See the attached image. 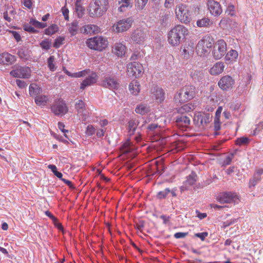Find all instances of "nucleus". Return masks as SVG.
Here are the masks:
<instances>
[{
	"instance_id": "1",
	"label": "nucleus",
	"mask_w": 263,
	"mask_h": 263,
	"mask_svg": "<svg viewBox=\"0 0 263 263\" xmlns=\"http://www.w3.org/2000/svg\"><path fill=\"white\" fill-rule=\"evenodd\" d=\"M187 33V29L183 25L175 26L168 33V43L172 46H177L181 43Z\"/></svg>"
},
{
	"instance_id": "2",
	"label": "nucleus",
	"mask_w": 263,
	"mask_h": 263,
	"mask_svg": "<svg viewBox=\"0 0 263 263\" xmlns=\"http://www.w3.org/2000/svg\"><path fill=\"white\" fill-rule=\"evenodd\" d=\"M195 87L191 85L183 87L174 96L176 103H182L193 99L195 96Z\"/></svg>"
},
{
	"instance_id": "3",
	"label": "nucleus",
	"mask_w": 263,
	"mask_h": 263,
	"mask_svg": "<svg viewBox=\"0 0 263 263\" xmlns=\"http://www.w3.org/2000/svg\"><path fill=\"white\" fill-rule=\"evenodd\" d=\"M214 45V41L209 36L200 40L196 46V52L198 55L203 57L208 55Z\"/></svg>"
},
{
	"instance_id": "4",
	"label": "nucleus",
	"mask_w": 263,
	"mask_h": 263,
	"mask_svg": "<svg viewBox=\"0 0 263 263\" xmlns=\"http://www.w3.org/2000/svg\"><path fill=\"white\" fill-rule=\"evenodd\" d=\"M175 14L177 18L181 23L187 24L192 20L191 12L188 7L183 4H179L176 6Z\"/></svg>"
},
{
	"instance_id": "5",
	"label": "nucleus",
	"mask_w": 263,
	"mask_h": 263,
	"mask_svg": "<svg viewBox=\"0 0 263 263\" xmlns=\"http://www.w3.org/2000/svg\"><path fill=\"white\" fill-rule=\"evenodd\" d=\"M86 44L91 49L101 51L107 46V41L102 36H95L88 39Z\"/></svg>"
},
{
	"instance_id": "6",
	"label": "nucleus",
	"mask_w": 263,
	"mask_h": 263,
	"mask_svg": "<svg viewBox=\"0 0 263 263\" xmlns=\"http://www.w3.org/2000/svg\"><path fill=\"white\" fill-rule=\"evenodd\" d=\"M50 108L51 112L58 117L64 116L68 111V108L65 102L61 99L55 100Z\"/></svg>"
},
{
	"instance_id": "7",
	"label": "nucleus",
	"mask_w": 263,
	"mask_h": 263,
	"mask_svg": "<svg viewBox=\"0 0 263 263\" xmlns=\"http://www.w3.org/2000/svg\"><path fill=\"white\" fill-rule=\"evenodd\" d=\"M227 50V45L223 40L217 41L213 46L212 54L216 60L220 59L226 54Z\"/></svg>"
},
{
	"instance_id": "8",
	"label": "nucleus",
	"mask_w": 263,
	"mask_h": 263,
	"mask_svg": "<svg viewBox=\"0 0 263 263\" xmlns=\"http://www.w3.org/2000/svg\"><path fill=\"white\" fill-rule=\"evenodd\" d=\"M133 22L131 17L120 20L113 25L114 30L117 33L126 31L131 27Z\"/></svg>"
},
{
	"instance_id": "9",
	"label": "nucleus",
	"mask_w": 263,
	"mask_h": 263,
	"mask_svg": "<svg viewBox=\"0 0 263 263\" xmlns=\"http://www.w3.org/2000/svg\"><path fill=\"white\" fill-rule=\"evenodd\" d=\"M143 66L142 64L134 62L127 65V73L129 76L139 77L143 72Z\"/></svg>"
},
{
	"instance_id": "10",
	"label": "nucleus",
	"mask_w": 263,
	"mask_h": 263,
	"mask_svg": "<svg viewBox=\"0 0 263 263\" xmlns=\"http://www.w3.org/2000/svg\"><path fill=\"white\" fill-rule=\"evenodd\" d=\"M234 84V79L228 75L222 77L218 83L219 87L224 91H228L232 89Z\"/></svg>"
},
{
	"instance_id": "11",
	"label": "nucleus",
	"mask_w": 263,
	"mask_h": 263,
	"mask_svg": "<svg viewBox=\"0 0 263 263\" xmlns=\"http://www.w3.org/2000/svg\"><path fill=\"white\" fill-rule=\"evenodd\" d=\"M101 85L110 89H117L119 86V83L117 78L113 76H107L101 82Z\"/></svg>"
},
{
	"instance_id": "12",
	"label": "nucleus",
	"mask_w": 263,
	"mask_h": 263,
	"mask_svg": "<svg viewBox=\"0 0 263 263\" xmlns=\"http://www.w3.org/2000/svg\"><path fill=\"white\" fill-rule=\"evenodd\" d=\"M31 70L28 67L19 66L10 72V74L15 78H28L30 76Z\"/></svg>"
},
{
	"instance_id": "13",
	"label": "nucleus",
	"mask_w": 263,
	"mask_h": 263,
	"mask_svg": "<svg viewBox=\"0 0 263 263\" xmlns=\"http://www.w3.org/2000/svg\"><path fill=\"white\" fill-rule=\"evenodd\" d=\"M212 116L209 114L198 113L195 115L194 122L198 126H206L211 121Z\"/></svg>"
},
{
	"instance_id": "14",
	"label": "nucleus",
	"mask_w": 263,
	"mask_h": 263,
	"mask_svg": "<svg viewBox=\"0 0 263 263\" xmlns=\"http://www.w3.org/2000/svg\"><path fill=\"white\" fill-rule=\"evenodd\" d=\"M191 117L190 115H176L175 122L178 126L185 128L190 124Z\"/></svg>"
},
{
	"instance_id": "15",
	"label": "nucleus",
	"mask_w": 263,
	"mask_h": 263,
	"mask_svg": "<svg viewBox=\"0 0 263 263\" xmlns=\"http://www.w3.org/2000/svg\"><path fill=\"white\" fill-rule=\"evenodd\" d=\"M207 6L211 14L214 16L219 15L222 13V8L220 4L214 0H209Z\"/></svg>"
},
{
	"instance_id": "16",
	"label": "nucleus",
	"mask_w": 263,
	"mask_h": 263,
	"mask_svg": "<svg viewBox=\"0 0 263 263\" xmlns=\"http://www.w3.org/2000/svg\"><path fill=\"white\" fill-rule=\"evenodd\" d=\"M146 37V32L140 29L134 30L131 36L132 40L137 44L143 43Z\"/></svg>"
},
{
	"instance_id": "17",
	"label": "nucleus",
	"mask_w": 263,
	"mask_h": 263,
	"mask_svg": "<svg viewBox=\"0 0 263 263\" xmlns=\"http://www.w3.org/2000/svg\"><path fill=\"white\" fill-rule=\"evenodd\" d=\"M151 97L157 102L161 103L164 99V93L162 88L154 86L151 89Z\"/></svg>"
},
{
	"instance_id": "18",
	"label": "nucleus",
	"mask_w": 263,
	"mask_h": 263,
	"mask_svg": "<svg viewBox=\"0 0 263 263\" xmlns=\"http://www.w3.org/2000/svg\"><path fill=\"white\" fill-rule=\"evenodd\" d=\"M90 72V71L87 74L88 76L81 83L80 85V88L81 89H84L86 87L91 86L97 82L98 76L96 73L91 72V73L89 74Z\"/></svg>"
},
{
	"instance_id": "19",
	"label": "nucleus",
	"mask_w": 263,
	"mask_h": 263,
	"mask_svg": "<svg viewBox=\"0 0 263 263\" xmlns=\"http://www.w3.org/2000/svg\"><path fill=\"white\" fill-rule=\"evenodd\" d=\"M238 197L235 193L231 192L223 193L218 198V201L221 203H230L237 199Z\"/></svg>"
},
{
	"instance_id": "20",
	"label": "nucleus",
	"mask_w": 263,
	"mask_h": 263,
	"mask_svg": "<svg viewBox=\"0 0 263 263\" xmlns=\"http://www.w3.org/2000/svg\"><path fill=\"white\" fill-rule=\"evenodd\" d=\"M126 50L125 45L121 43H116L112 47V52L118 57H123Z\"/></svg>"
},
{
	"instance_id": "21",
	"label": "nucleus",
	"mask_w": 263,
	"mask_h": 263,
	"mask_svg": "<svg viewBox=\"0 0 263 263\" xmlns=\"http://www.w3.org/2000/svg\"><path fill=\"white\" fill-rule=\"evenodd\" d=\"M89 7V14L91 17H100L104 14V12L94 3H90Z\"/></svg>"
},
{
	"instance_id": "22",
	"label": "nucleus",
	"mask_w": 263,
	"mask_h": 263,
	"mask_svg": "<svg viewBox=\"0 0 263 263\" xmlns=\"http://www.w3.org/2000/svg\"><path fill=\"white\" fill-rule=\"evenodd\" d=\"M263 174V168H258L256 170L253 178L249 181V186H254L261 178V175Z\"/></svg>"
},
{
	"instance_id": "23",
	"label": "nucleus",
	"mask_w": 263,
	"mask_h": 263,
	"mask_svg": "<svg viewBox=\"0 0 263 263\" xmlns=\"http://www.w3.org/2000/svg\"><path fill=\"white\" fill-rule=\"evenodd\" d=\"M224 64L221 62H218L210 69V73L212 75H218L222 73L224 69Z\"/></svg>"
},
{
	"instance_id": "24",
	"label": "nucleus",
	"mask_w": 263,
	"mask_h": 263,
	"mask_svg": "<svg viewBox=\"0 0 263 263\" xmlns=\"http://www.w3.org/2000/svg\"><path fill=\"white\" fill-rule=\"evenodd\" d=\"M83 32L87 34H96L100 31V28L97 25L88 24L83 27Z\"/></svg>"
},
{
	"instance_id": "25",
	"label": "nucleus",
	"mask_w": 263,
	"mask_h": 263,
	"mask_svg": "<svg viewBox=\"0 0 263 263\" xmlns=\"http://www.w3.org/2000/svg\"><path fill=\"white\" fill-rule=\"evenodd\" d=\"M139 124V121L138 119H131L128 122V130L130 135L135 133L137 126Z\"/></svg>"
},
{
	"instance_id": "26",
	"label": "nucleus",
	"mask_w": 263,
	"mask_h": 263,
	"mask_svg": "<svg viewBox=\"0 0 263 263\" xmlns=\"http://www.w3.org/2000/svg\"><path fill=\"white\" fill-rule=\"evenodd\" d=\"M194 106L191 104H186L183 105L181 107L177 109V112L176 115H188L187 112L193 110Z\"/></svg>"
},
{
	"instance_id": "27",
	"label": "nucleus",
	"mask_w": 263,
	"mask_h": 263,
	"mask_svg": "<svg viewBox=\"0 0 263 263\" xmlns=\"http://www.w3.org/2000/svg\"><path fill=\"white\" fill-rule=\"evenodd\" d=\"M63 71L64 73H65L67 75L73 78H80L86 76L90 72V70L88 69H85L84 70L78 72L72 73L68 71L65 68H63Z\"/></svg>"
},
{
	"instance_id": "28",
	"label": "nucleus",
	"mask_w": 263,
	"mask_h": 263,
	"mask_svg": "<svg viewBox=\"0 0 263 263\" xmlns=\"http://www.w3.org/2000/svg\"><path fill=\"white\" fill-rule=\"evenodd\" d=\"M129 89L132 94L137 95L140 90L139 82L137 80L132 81L129 85Z\"/></svg>"
},
{
	"instance_id": "29",
	"label": "nucleus",
	"mask_w": 263,
	"mask_h": 263,
	"mask_svg": "<svg viewBox=\"0 0 263 263\" xmlns=\"http://www.w3.org/2000/svg\"><path fill=\"white\" fill-rule=\"evenodd\" d=\"M29 94L32 97H36L42 92V89L35 84H31L29 86Z\"/></svg>"
},
{
	"instance_id": "30",
	"label": "nucleus",
	"mask_w": 263,
	"mask_h": 263,
	"mask_svg": "<svg viewBox=\"0 0 263 263\" xmlns=\"http://www.w3.org/2000/svg\"><path fill=\"white\" fill-rule=\"evenodd\" d=\"M149 107L146 104L142 103L137 106L135 111L137 114L144 115L149 111Z\"/></svg>"
},
{
	"instance_id": "31",
	"label": "nucleus",
	"mask_w": 263,
	"mask_h": 263,
	"mask_svg": "<svg viewBox=\"0 0 263 263\" xmlns=\"http://www.w3.org/2000/svg\"><path fill=\"white\" fill-rule=\"evenodd\" d=\"M48 97L45 95H39L35 97V102L38 106H44L46 105Z\"/></svg>"
},
{
	"instance_id": "32",
	"label": "nucleus",
	"mask_w": 263,
	"mask_h": 263,
	"mask_svg": "<svg viewBox=\"0 0 263 263\" xmlns=\"http://www.w3.org/2000/svg\"><path fill=\"white\" fill-rule=\"evenodd\" d=\"M96 6L102 10L104 13L108 9V0H96L93 3Z\"/></svg>"
},
{
	"instance_id": "33",
	"label": "nucleus",
	"mask_w": 263,
	"mask_h": 263,
	"mask_svg": "<svg viewBox=\"0 0 263 263\" xmlns=\"http://www.w3.org/2000/svg\"><path fill=\"white\" fill-rule=\"evenodd\" d=\"M120 6L118 10L120 12L125 11L129 7H132V5L130 3V0H121L119 2Z\"/></svg>"
},
{
	"instance_id": "34",
	"label": "nucleus",
	"mask_w": 263,
	"mask_h": 263,
	"mask_svg": "<svg viewBox=\"0 0 263 263\" xmlns=\"http://www.w3.org/2000/svg\"><path fill=\"white\" fill-rule=\"evenodd\" d=\"M75 10L79 18L83 16L85 9L81 5V0H77L75 3Z\"/></svg>"
},
{
	"instance_id": "35",
	"label": "nucleus",
	"mask_w": 263,
	"mask_h": 263,
	"mask_svg": "<svg viewBox=\"0 0 263 263\" xmlns=\"http://www.w3.org/2000/svg\"><path fill=\"white\" fill-rule=\"evenodd\" d=\"M197 180V175L196 174L192 172L190 175H189L187 178L186 180L184 182V185H192L194 184Z\"/></svg>"
},
{
	"instance_id": "36",
	"label": "nucleus",
	"mask_w": 263,
	"mask_h": 263,
	"mask_svg": "<svg viewBox=\"0 0 263 263\" xmlns=\"http://www.w3.org/2000/svg\"><path fill=\"white\" fill-rule=\"evenodd\" d=\"M75 108L79 114L83 115L84 111L85 110V104L83 101L79 100L76 103Z\"/></svg>"
},
{
	"instance_id": "37",
	"label": "nucleus",
	"mask_w": 263,
	"mask_h": 263,
	"mask_svg": "<svg viewBox=\"0 0 263 263\" xmlns=\"http://www.w3.org/2000/svg\"><path fill=\"white\" fill-rule=\"evenodd\" d=\"M78 30V22L74 21L69 25L68 31L72 36L76 34Z\"/></svg>"
},
{
	"instance_id": "38",
	"label": "nucleus",
	"mask_w": 263,
	"mask_h": 263,
	"mask_svg": "<svg viewBox=\"0 0 263 263\" xmlns=\"http://www.w3.org/2000/svg\"><path fill=\"white\" fill-rule=\"evenodd\" d=\"M4 65H9L14 61V57L8 53H3Z\"/></svg>"
},
{
	"instance_id": "39",
	"label": "nucleus",
	"mask_w": 263,
	"mask_h": 263,
	"mask_svg": "<svg viewBox=\"0 0 263 263\" xmlns=\"http://www.w3.org/2000/svg\"><path fill=\"white\" fill-rule=\"evenodd\" d=\"M238 57V53L235 50H231L229 51L225 57L227 61H233L237 59Z\"/></svg>"
},
{
	"instance_id": "40",
	"label": "nucleus",
	"mask_w": 263,
	"mask_h": 263,
	"mask_svg": "<svg viewBox=\"0 0 263 263\" xmlns=\"http://www.w3.org/2000/svg\"><path fill=\"white\" fill-rule=\"evenodd\" d=\"M211 24V21L208 18L204 17L197 21V25L199 27H208Z\"/></svg>"
},
{
	"instance_id": "41",
	"label": "nucleus",
	"mask_w": 263,
	"mask_h": 263,
	"mask_svg": "<svg viewBox=\"0 0 263 263\" xmlns=\"http://www.w3.org/2000/svg\"><path fill=\"white\" fill-rule=\"evenodd\" d=\"M191 76L194 81H200L202 79V73L198 71H193L191 73Z\"/></svg>"
},
{
	"instance_id": "42",
	"label": "nucleus",
	"mask_w": 263,
	"mask_h": 263,
	"mask_svg": "<svg viewBox=\"0 0 263 263\" xmlns=\"http://www.w3.org/2000/svg\"><path fill=\"white\" fill-rule=\"evenodd\" d=\"M58 26L56 25L52 24L45 29V33L47 35H52L58 31Z\"/></svg>"
},
{
	"instance_id": "43",
	"label": "nucleus",
	"mask_w": 263,
	"mask_h": 263,
	"mask_svg": "<svg viewBox=\"0 0 263 263\" xmlns=\"http://www.w3.org/2000/svg\"><path fill=\"white\" fill-rule=\"evenodd\" d=\"M250 142V139L245 137H240L239 138H237L235 141V143L236 145L239 146H241L242 145H247Z\"/></svg>"
},
{
	"instance_id": "44",
	"label": "nucleus",
	"mask_w": 263,
	"mask_h": 263,
	"mask_svg": "<svg viewBox=\"0 0 263 263\" xmlns=\"http://www.w3.org/2000/svg\"><path fill=\"white\" fill-rule=\"evenodd\" d=\"M30 24L31 25L34 26L35 27L38 28H44L47 27L46 23L40 22L34 19H31L30 21Z\"/></svg>"
},
{
	"instance_id": "45",
	"label": "nucleus",
	"mask_w": 263,
	"mask_h": 263,
	"mask_svg": "<svg viewBox=\"0 0 263 263\" xmlns=\"http://www.w3.org/2000/svg\"><path fill=\"white\" fill-rule=\"evenodd\" d=\"M182 49V54L185 58H187V56H189L193 52V48L189 45H185Z\"/></svg>"
},
{
	"instance_id": "46",
	"label": "nucleus",
	"mask_w": 263,
	"mask_h": 263,
	"mask_svg": "<svg viewBox=\"0 0 263 263\" xmlns=\"http://www.w3.org/2000/svg\"><path fill=\"white\" fill-rule=\"evenodd\" d=\"M160 126L158 125L157 123H152L149 124L147 127V130L148 132H158V128H159Z\"/></svg>"
},
{
	"instance_id": "47",
	"label": "nucleus",
	"mask_w": 263,
	"mask_h": 263,
	"mask_svg": "<svg viewBox=\"0 0 263 263\" xmlns=\"http://www.w3.org/2000/svg\"><path fill=\"white\" fill-rule=\"evenodd\" d=\"M54 57L53 55L50 56L48 59L47 63L48 66L51 71H54L55 70V67L54 65Z\"/></svg>"
},
{
	"instance_id": "48",
	"label": "nucleus",
	"mask_w": 263,
	"mask_h": 263,
	"mask_svg": "<svg viewBox=\"0 0 263 263\" xmlns=\"http://www.w3.org/2000/svg\"><path fill=\"white\" fill-rule=\"evenodd\" d=\"M170 192L171 190L168 188H166L163 191L159 192L157 195V197L160 199H164Z\"/></svg>"
},
{
	"instance_id": "49",
	"label": "nucleus",
	"mask_w": 263,
	"mask_h": 263,
	"mask_svg": "<svg viewBox=\"0 0 263 263\" xmlns=\"http://www.w3.org/2000/svg\"><path fill=\"white\" fill-rule=\"evenodd\" d=\"M96 132V128L92 125H88L86 127L85 134L88 136H91L95 134Z\"/></svg>"
},
{
	"instance_id": "50",
	"label": "nucleus",
	"mask_w": 263,
	"mask_h": 263,
	"mask_svg": "<svg viewBox=\"0 0 263 263\" xmlns=\"http://www.w3.org/2000/svg\"><path fill=\"white\" fill-rule=\"evenodd\" d=\"M65 40L64 37L59 36L54 41L53 44V47L55 48H59L62 44L63 41Z\"/></svg>"
},
{
	"instance_id": "51",
	"label": "nucleus",
	"mask_w": 263,
	"mask_h": 263,
	"mask_svg": "<svg viewBox=\"0 0 263 263\" xmlns=\"http://www.w3.org/2000/svg\"><path fill=\"white\" fill-rule=\"evenodd\" d=\"M143 57V52L135 51L134 52L130 57L131 60H137L140 59L141 57Z\"/></svg>"
},
{
	"instance_id": "52",
	"label": "nucleus",
	"mask_w": 263,
	"mask_h": 263,
	"mask_svg": "<svg viewBox=\"0 0 263 263\" xmlns=\"http://www.w3.org/2000/svg\"><path fill=\"white\" fill-rule=\"evenodd\" d=\"M40 46L42 47V49L45 50H48L50 49L51 47V43L49 42L47 40H43L42 41L40 44Z\"/></svg>"
},
{
	"instance_id": "53",
	"label": "nucleus",
	"mask_w": 263,
	"mask_h": 263,
	"mask_svg": "<svg viewBox=\"0 0 263 263\" xmlns=\"http://www.w3.org/2000/svg\"><path fill=\"white\" fill-rule=\"evenodd\" d=\"M148 0H137L136 6L140 10H142L147 4Z\"/></svg>"
},
{
	"instance_id": "54",
	"label": "nucleus",
	"mask_w": 263,
	"mask_h": 263,
	"mask_svg": "<svg viewBox=\"0 0 263 263\" xmlns=\"http://www.w3.org/2000/svg\"><path fill=\"white\" fill-rule=\"evenodd\" d=\"M24 29L29 32L30 33H36L37 31L36 29H35L33 27H32L29 24H26L24 25L23 26Z\"/></svg>"
},
{
	"instance_id": "55",
	"label": "nucleus",
	"mask_w": 263,
	"mask_h": 263,
	"mask_svg": "<svg viewBox=\"0 0 263 263\" xmlns=\"http://www.w3.org/2000/svg\"><path fill=\"white\" fill-rule=\"evenodd\" d=\"M230 20L227 18H223L220 22L219 25L221 28H226L227 27V24L230 22Z\"/></svg>"
},
{
	"instance_id": "56",
	"label": "nucleus",
	"mask_w": 263,
	"mask_h": 263,
	"mask_svg": "<svg viewBox=\"0 0 263 263\" xmlns=\"http://www.w3.org/2000/svg\"><path fill=\"white\" fill-rule=\"evenodd\" d=\"M208 233L204 232L202 233H195L194 236L196 237L199 238L202 241H204L205 238L208 236Z\"/></svg>"
},
{
	"instance_id": "57",
	"label": "nucleus",
	"mask_w": 263,
	"mask_h": 263,
	"mask_svg": "<svg viewBox=\"0 0 263 263\" xmlns=\"http://www.w3.org/2000/svg\"><path fill=\"white\" fill-rule=\"evenodd\" d=\"M169 18V14H164L162 15L160 20L161 25L163 26H165L167 24Z\"/></svg>"
},
{
	"instance_id": "58",
	"label": "nucleus",
	"mask_w": 263,
	"mask_h": 263,
	"mask_svg": "<svg viewBox=\"0 0 263 263\" xmlns=\"http://www.w3.org/2000/svg\"><path fill=\"white\" fill-rule=\"evenodd\" d=\"M9 32L13 35V36L15 39L16 42H18L21 41V35L17 32H16L15 31L10 30V31H9Z\"/></svg>"
},
{
	"instance_id": "59",
	"label": "nucleus",
	"mask_w": 263,
	"mask_h": 263,
	"mask_svg": "<svg viewBox=\"0 0 263 263\" xmlns=\"http://www.w3.org/2000/svg\"><path fill=\"white\" fill-rule=\"evenodd\" d=\"M62 11L63 15L64 16L65 20L68 21L69 20V16H68L69 10H68V8H66L65 6H64L62 8Z\"/></svg>"
},
{
	"instance_id": "60",
	"label": "nucleus",
	"mask_w": 263,
	"mask_h": 263,
	"mask_svg": "<svg viewBox=\"0 0 263 263\" xmlns=\"http://www.w3.org/2000/svg\"><path fill=\"white\" fill-rule=\"evenodd\" d=\"M175 0H165L164 3V6L166 8H172L174 5Z\"/></svg>"
},
{
	"instance_id": "61",
	"label": "nucleus",
	"mask_w": 263,
	"mask_h": 263,
	"mask_svg": "<svg viewBox=\"0 0 263 263\" xmlns=\"http://www.w3.org/2000/svg\"><path fill=\"white\" fill-rule=\"evenodd\" d=\"M16 83L17 85V86L21 88H25L27 85L24 81L20 80H16Z\"/></svg>"
},
{
	"instance_id": "62",
	"label": "nucleus",
	"mask_w": 263,
	"mask_h": 263,
	"mask_svg": "<svg viewBox=\"0 0 263 263\" xmlns=\"http://www.w3.org/2000/svg\"><path fill=\"white\" fill-rule=\"evenodd\" d=\"M187 235V233L184 232H177L174 234V237L176 238H181L185 237Z\"/></svg>"
},
{
	"instance_id": "63",
	"label": "nucleus",
	"mask_w": 263,
	"mask_h": 263,
	"mask_svg": "<svg viewBox=\"0 0 263 263\" xmlns=\"http://www.w3.org/2000/svg\"><path fill=\"white\" fill-rule=\"evenodd\" d=\"M236 221V219H231L230 220H227V221L224 222L223 224V228H226L228 227V226L235 223Z\"/></svg>"
},
{
	"instance_id": "64",
	"label": "nucleus",
	"mask_w": 263,
	"mask_h": 263,
	"mask_svg": "<svg viewBox=\"0 0 263 263\" xmlns=\"http://www.w3.org/2000/svg\"><path fill=\"white\" fill-rule=\"evenodd\" d=\"M19 57L23 59V60H27V55L25 53V52L24 50H20L18 51V53H17Z\"/></svg>"
}]
</instances>
